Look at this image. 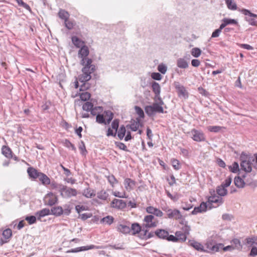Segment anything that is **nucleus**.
<instances>
[{"label": "nucleus", "instance_id": "f257e3e1", "mask_svg": "<svg viewBox=\"0 0 257 257\" xmlns=\"http://www.w3.org/2000/svg\"><path fill=\"white\" fill-rule=\"evenodd\" d=\"M92 61L91 59H88L87 60V63L83 65L84 67L82 70V74L79 75L78 78V81L82 83L80 86V91H84L89 88V84L86 82L91 79V76L90 74L93 73L95 69V66L92 64Z\"/></svg>", "mask_w": 257, "mask_h": 257}, {"label": "nucleus", "instance_id": "f03ea898", "mask_svg": "<svg viewBox=\"0 0 257 257\" xmlns=\"http://www.w3.org/2000/svg\"><path fill=\"white\" fill-rule=\"evenodd\" d=\"M254 157L250 153L242 152V170L246 172H250L252 170V163L255 160L257 164V154H254Z\"/></svg>", "mask_w": 257, "mask_h": 257}, {"label": "nucleus", "instance_id": "7ed1b4c3", "mask_svg": "<svg viewBox=\"0 0 257 257\" xmlns=\"http://www.w3.org/2000/svg\"><path fill=\"white\" fill-rule=\"evenodd\" d=\"M159 103H154L152 105H147L145 107V111L149 116H153L156 113H164V109L162 105L164 102L161 97L158 99Z\"/></svg>", "mask_w": 257, "mask_h": 257}, {"label": "nucleus", "instance_id": "20e7f679", "mask_svg": "<svg viewBox=\"0 0 257 257\" xmlns=\"http://www.w3.org/2000/svg\"><path fill=\"white\" fill-rule=\"evenodd\" d=\"M143 228H150L156 227L158 223V221L153 215H148L145 216L144 219Z\"/></svg>", "mask_w": 257, "mask_h": 257}, {"label": "nucleus", "instance_id": "39448f33", "mask_svg": "<svg viewBox=\"0 0 257 257\" xmlns=\"http://www.w3.org/2000/svg\"><path fill=\"white\" fill-rule=\"evenodd\" d=\"M242 14L245 16L244 19L251 26H257V15L249 11L242 9Z\"/></svg>", "mask_w": 257, "mask_h": 257}, {"label": "nucleus", "instance_id": "423d86ee", "mask_svg": "<svg viewBox=\"0 0 257 257\" xmlns=\"http://www.w3.org/2000/svg\"><path fill=\"white\" fill-rule=\"evenodd\" d=\"M206 245L209 250L213 252L218 251L220 249H223L224 251H227L231 248V246L229 245L223 247V244L221 243L213 244L210 241H207Z\"/></svg>", "mask_w": 257, "mask_h": 257}, {"label": "nucleus", "instance_id": "0eeeda50", "mask_svg": "<svg viewBox=\"0 0 257 257\" xmlns=\"http://www.w3.org/2000/svg\"><path fill=\"white\" fill-rule=\"evenodd\" d=\"M77 194V191L76 189L70 187H68L64 185L62 188L60 195L65 198H69L72 197L76 196Z\"/></svg>", "mask_w": 257, "mask_h": 257}, {"label": "nucleus", "instance_id": "6e6552de", "mask_svg": "<svg viewBox=\"0 0 257 257\" xmlns=\"http://www.w3.org/2000/svg\"><path fill=\"white\" fill-rule=\"evenodd\" d=\"M189 133L192 136L191 138L195 142H203L206 140L204 134L201 130L194 128Z\"/></svg>", "mask_w": 257, "mask_h": 257}, {"label": "nucleus", "instance_id": "1a4fd4ad", "mask_svg": "<svg viewBox=\"0 0 257 257\" xmlns=\"http://www.w3.org/2000/svg\"><path fill=\"white\" fill-rule=\"evenodd\" d=\"M88 48L86 46H82L78 52L79 57L81 58L82 60L81 63L82 65H84L87 63V60L89 59L86 57L89 54Z\"/></svg>", "mask_w": 257, "mask_h": 257}, {"label": "nucleus", "instance_id": "9d476101", "mask_svg": "<svg viewBox=\"0 0 257 257\" xmlns=\"http://www.w3.org/2000/svg\"><path fill=\"white\" fill-rule=\"evenodd\" d=\"M126 206V202L121 199H114L111 203V207L116 209H122Z\"/></svg>", "mask_w": 257, "mask_h": 257}, {"label": "nucleus", "instance_id": "9b49d317", "mask_svg": "<svg viewBox=\"0 0 257 257\" xmlns=\"http://www.w3.org/2000/svg\"><path fill=\"white\" fill-rule=\"evenodd\" d=\"M2 235L3 238H1L0 240V244L3 245V244L8 242L10 239L11 238L12 236V231L10 228H7L4 230L3 232Z\"/></svg>", "mask_w": 257, "mask_h": 257}, {"label": "nucleus", "instance_id": "f8f14e48", "mask_svg": "<svg viewBox=\"0 0 257 257\" xmlns=\"http://www.w3.org/2000/svg\"><path fill=\"white\" fill-rule=\"evenodd\" d=\"M146 211L150 214V215H154L157 217H162L163 215V212L157 208L153 206H149L146 208Z\"/></svg>", "mask_w": 257, "mask_h": 257}, {"label": "nucleus", "instance_id": "ddd939ff", "mask_svg": "<svg viewBox=\"0 0 257 257\" xmlns=\"http://www.w3.org/2000/svg\"><path fill=\"white\" fill-rule=\"evenodd\" d=\"M207 205L206 203L202 202L199 206L195 207L192 211L191 214L196 215L198 213H201L206 211Z\"/></svg>", "mask_w": 257, "mask_h": 257}, {"label": "nucleus", "instance_id": "4468645a", "mask_svg": "<svg viewBox=\"0 0 257 257\" xmlns=\"http://www.w3.org/2000/svg\"><path fill=\"white\" fill-rule=\"evenodd\" d=\"M168 232L163 229H158L155 231V235L158 238L163 239H166L168 236Z\"/></svg>", "mask_w": 257, "mask_h": 257}, {"label": "nucleus", "instance_id": "2eb2a0df", "mask_svg": "<svg viewBox=\"0 0 257 257\" xmlns=\"http://www.w3.org/2000/svg\"><path fill=\"white\" fill-rule=\"evenodd\" d=\"M152 88L153 91L155 94V97L159 99L160 92H161V87L159 84L156 82H153L152 84Z\"/></svg>", "mask_w": 257, "mask_h": 257}, {"label": "nucleus", "instance_id": "dca6fc26", "mask_svg": "<svg viewBox=\"0 0 257 257\" xmlns=\"http://www.w3.org/2000/svg\"><path fill=\"white\" fill-rule=\"evenodd\" d=\"M116 228L118 231L123 234L129 233L131 232L130 227L125 224H119L117 225Z\"/></svg>", "mask_w": 257, "mask_h": 257}, {"label": "nucleus", "instance_id": "f3484780", "mask_svg": "<svg viewBox=\"0 0 257 257\" xmlns=\"http://www.w3.org/2000/svg\"><path fill=\"white\" fill-rule=\"evenodd\" d=\"M177 66L181 69H186L189 66V63L184 58H180L177 60Z\"/></svg>", "mask_w": 257, "mask_h": 257}, {"label": "nucleus", "instance_id": "a211bd4d", "mask_svg": "<svg viewBox=\"0 0 257 257\" xmlns=\"http://www.w3.org/2000/svg\"><path fill=\"white\" fill-rule=\"evenodd\" d=\"M27 173L31 178L35 179L38 178L40 172L33 167H29L27 169Z\"/></svg>", "mask_w": 257, "mask_h": 257}, {"label": "nucleus", "instance_id": "6ab92c4d", "mask_svg": "<svg viewBox=\"0 0 257 257\" xmlns=\"http://www.w3.org/2000/svg\"><path fill=\"white\" fill-rule=\"evenodd\" d=\"M155 232H151L148 233L147 228H143L142 233H140V237L144 239H149L154 236Z\"/></svg>", "mask_w": 257, "mask_h": 257}, {"label": "nucleus", "instance_id": "aec40b11", "mask_svg": "<svg viewBox=\"0 0 257 257\" xmlns=\"http://www.w3.org/2000/svg\"><path fill=\"white\" fill-rule=\"evenodd\" d=\"M50 210L48 208H44L36 213V215L38 220H41L42 217L50 214Z\"/></svg>", "mask_w": 257, "mask_h": 257}, {"label": "nucleus", "instance_id": "412c9836", "mask_svg": "<svg viewBox=\"0 0 257 257\" xmlns=\"http://www.w3.org/2000/svg\"><path fill=\"white\" fill-rule=\"evenodd\" d=\"M38 178L41 182L42 184L44 185H49V184H50V178L43 173L40 172Z\"/></svg>", "mask_w": 257, "mask_h": 257}, {"label": "nucleus", "instance_id": "4be33fe9", "mask_svg": "<svg viewBox=\"0 0 257 257\" xmlns=\"http://www.w3.org/2000/svg\"><path fill=\"white\" fill-rule=\"evenodd\" d=\"M2 153L8 159L12 158L13 157L12 151L8 146H3L2 148Z\"/></svg>", "mask_w": 257, "mask_h": 257}, {"label": "nucleus", "instance_id": "5701e85b", "mask_svg": "<svg viewBox=\"0 0 257 257\" xmlns=\"http://www.w3.org/2000/svg\"><path fill=\"white\" fill-rule=\"evenodd\" d=\"M124 184L125 189L128 191H130L133 189L135 185V182L131 179L126 178L124 180Z\"/></svg>", "mask_w": 257, "mask_h": 257}, {"label": "nucleus", "instance_id": "b1692460", "mask_svg": "<svg viewBox=\"0 0 257 257\" xmlns=\"http://www.w3.org/2000/svg\"><path fill=\"white\" fill-rule=\"evenodd\" d=\"M51 214L56 216H60L63 214V209L61 206L53 207L51 209Z\"/></svg>", "mask_w": 257, "mask_h": 257}, {"label": "nucleus", "instance_id": "393cba45", "mask_svg": "<svg viewBox=\"0 0 257 257\" xmlns=\"http://www.w3.org/2000/svg\"><path fill=\"white\" fill-rule=\"evenodd\" d=\"M175 88L178 91L179 96H183L185 98L187 96L186 90L183 85L178 84L176 85Z\"/></svg>", "mask_w": 257, "mask_h": 257}, {"label": "nucleus", "instance_id": "a878e982", "mask_svg": "<svg viewBox=\"0 0 257 257\" xmlns=\"http://www.w3.org/2000/svg\"><path fill=\"white\" fill-rule=\"evenodd\" d=\"M182 215L180 212V211L176 209H173L171 214H170V215L168 216L169 218L170 219H180L182 218Z\"/></svg>", "mask_w": 257, "mask_h": 257}, {"label": "nucleus", "instance_id": "bb28decb", "mask_svg": "<svg viewBox=\"0 0 257 257\" xmlns=\"http://www.w3.org/2000/svg\"><path fill=\"white\" fill-rule=\"evenodd\" d=\"M50 188L53 190H57L61 193L62 188L64 187V185L59 184L54 181H50Z\"/></svg>", "mask_w": 257, "mask_h": 257}, {"label": "nucleus", "instance_id": "cd10ccee", "mask_svg": "<svg viewBox=\"0 0 257 257\" xmlns=\"http://www.w3.org/2000/svg\"><path fill=\"white\" fill-rule=\"evenodd\" d=\"M143 228L138 223H133L131 226V231H133V234H136L139 232L142 233Z\"/></svg>", "mask_w": 257, "mask_h": 257}, {"label": "nucleus", "instance_id": "c85d7f7f", "mask_svg": "<svg viewBox=\"0 0 257 257\" xmlns=\"http://www.w3.org/2000/svg\"><path fill=\"white\" fill-rule=\"evenodd\" d=\"M189 244L190 246L193 247L194 248H195L196 250L198 251L203 250V245L198 242H197L195 240H189Z\"/></svg>", "mask_w": 257, "mask_h": 257}, {"label": "nucleus", "instance_id": "c756f323", "mask_svg": "<svg viewBox=\"0 0 257 257\" xmlns=\"http://www.w3.org/2000/svg\"><path fill=\"white\" fill-rule=\"evenodd\" d=\"M208 202L210 203H218V205H219L223 203V199L220 196H212L209 197Z\"/></svg>", "mask_w": 257, "mask_h": 257}, {"label": "nucleus", "instance_id": "7c9ffc66", "mask_svg": "<svg viewBox=\"0 0 257 257\" xmlns=\"http://www.w3.org/2000/svg\"><path fill=\"white\" fill-rule=\"evenodd\" d=\"M108 196V194L105 190H101L97 193V198L103 201L107 200Z\"/></svg>", "mask_w": 257, "mask_h": 257}, {"label": "nucleus", "instance_id": "2f4dec72", "mask_svg": "<svg viewBox=\"0 0 257 257\" xmlns=\"http://www.w3.org/2000/svg\"><path fill=\"white\" fill-rule=\"evenodd\" d=\"M82 194L83 196L88 198H91L95 196L94 191L89 188L84 190Z\"/></svg>", "mask_w": 257, "mask_h": 257}, {"label": "nucleus", "instance_id": "473e14b6", "mask_svg": "<svg viewBox=\"0 0 257 257\" xmlns=\"http://www.w3.org/2000/svg\"><path fill=\"white\" fill-rule=\"evenodd\" d=\"M72 42L73 44L78 48L81 47L82 46L84 42L81 41L79 38H78L76 36L72 37Z\"/></svg>", "mask_w": 257, "mask_h": 257}, {"label": "nucleus", "instance_id": "72a5a7b5", "mask_svg": "<svg viewBox=\"0 0 257 257\" xmlns=\"http://www.w3.org/2000/svg\"><path fill=\"white\" fill-rule=\"evenodd\" d=\"M140 120L139 118H137V121H134L133 122H132L130 125V128L133 131H136L138 130L139 127H140Z\"/></svg>", "mask_w": 257, "mask_h": 257}, {"label": "nucleus", "instance_id": "f704fd0d", "mask_svg": "<svg viewBox=\"0 0 257 257\" xmlns=\"http://www.w3.org/2000/svg\"><path fill=\"white\" fill-rule=\"evenodd\" d=\"M114 221V218L111 216H107L103 217L101 220V222L108 225L111 224Z\"/></svg>", "mask_w": 257, "mask_h": 257}, {"label": "nucleus", "instance_id": "c9c22d12", "mask_svg": "<svg viewBox=\"0 0 257 257\" xmlns=\"http://www.w3.org/2000/svg\"><path fill=\"white\" fill-rule=\"evenodd\" d=\"M175 235L177 237V241L180 240L182 242H184L186 240L187 235L181 231H177Z\"/></svg>", "mask_w": 257, "mask_h": 257}, {"label": "nucleus", "instance_id": "e433bc0d", "mask_svg": "<svg viewBox=\"0 0 257 257\" xmlns=\"http://www.w3.org/2000/svg\"><path fill=\"white\" fill-rule=\"evenodd\" d=\"M228 168L232 173H236L239 171L238 164L234 162L232 165L229 166Z\"/></svg>", "mask_w": 257, "mask_h": 257}, {"label": "nucleus", "instance_id": "4c0bfd02", "mask_svg": "<svg viewBox=\"0 0 257 257\" xmlns=\"http://www.w3.org/2000/svg\"><path fill=\"white\" fill-rule=\"evenodd\" d=\"M60 18L64 20L65 21L68 19L69 15L68 13L65 10H61L58 13Z\"/></svg>", "mask_w": 257, "mask_h": 257}, {"label": "nucleus", "instance_id": "58836bf2", "mask_svg": "<svg viewBox=\"0 0 257 257\" xmlns=\"http://www.w3.org/2000/svg\"><path fill=\"white\" fill-rule=\"evenodd\" d=\"M226 4L229 9L231 10H236V5L233 0H226Z\"/></svg>", "mask_w": 257, "mask_h": 257}, {"label": "nucleus", "instance_id": "ea45409f", "mask_svg": "<svg viewBox=\"0 0 257 257\" xmlns=\"http://www.w3.org/2000/svg\"><path fill=\"white\" fill-rule=\"evenodd\" d=\"M201 52L199 48L195 47L192 49L191 54L193 57L198 58L201 55Z\"/></svg>", "mask_w": 257, "mask_h": 257}, {"label": "nucleus", "instance_id": "a19ab883", "mask_svg": "<svg viewBox=\"0 0 257 257\" xmlns=\"http://www.w3.org/2000/svg\"><path fill=\"white\" fill-rule=\"evenodd\" d=\"M126 133V130L124 125H121L118 132L117 136L120 140H122Z\"/></svg>", "mask_w": 257, "mask_h": 257}, {"label": "nucleus", "instance_id": "79ce46f5", "mask_svg": "<svg viewBox=\"0 0 257 257\" xmlns=\"http://www.w3.org/2000/svg\"><path fill=\"white\" fill-rule=\"evenodd\" d=\"M93 106V104L92 102L87 101L83 104L82 106V109L83 110L88 112L90 111L91 109H92Z\"/></svg>", "mask_w": 257, "mask_h": 257}, {"label": "nucleus", "instance_id": "37998d69", "mask_svg": "<svg viewBox=\"0 0 257 257\" xmlns=\"http://www.w3.org/2000/svg\"><path fill=\"white\" fill-rule=\"evenodd\" d=\"M223 186L219 187L216 190L217 194L220 196H224L227 194V190Z\"/></svg>", "mask_w": 257, "mask_h": 257}, {"label": "nucleus", "instance_id": "c03bdc74", "mask_svg": "<svg viewBox=\"0 0 257 257\" xmlns=\"http://www.w3.org/2000/svg\"><path fill=\"white\" fill-rule=\"evenodd\" d=\"M91 96L90 94L88 92H82L80 94V98L82 101L88 100Z\"/></svg>", "mask_w": 257, "mask_h": 257}, {"label": "nucleus", "instance_id": "a18cd8bd", "mask_svg": "<svg viewBox=\"0 0 257 257\" xmlns=\"http://www.w3.org/2000/svg\"><path fill=\"white\" fill-rule=\"evenodd\" d=\"M96 121L97 122H98L99 123L106 124L105 119L103 114H97L96 115Z\"/></svg>", "mask_w": 257, "mask_h": 257}, {"label": "nucleus", "instance_id": "49530a36", "mask_svg": "<svg viewBox=\"0 0 257 257\" xmlns=\"http://www.w3.org/2000/svg\"><path fill=\"white\" fill-rule=\"evenodd\" d=\"M106 118V123H109L113 118V113L110 110L105 111Z\"/></svg>", "mask_w": 257, "mask_h": 257}, {"label": "nucleus", "instance_id": "de8ad7c7", "mask_svg": "<svg viewBox=\"0 0 257 257\" xmlns=\"http://www.w3.org/2000/svg\"><path fill=\"white\" fill-rule=\"evenodd\" d=\"M222 128L220 126H208V130L210 132L217 133L221 131Z\"/></svg>", "mask_w": 257, "mask_h": 257}, {"label": "nucleus", "instance_id": "09e8293b", "mask_svg": "<svg viewBox=\"0 0 257 257\" xmlns=\"http://www.w3.org/2000/svg\"><path fill=\"white\" fill-rule=\"evenodd\" d=\"M79 149L80 150L81 153L82 155H85L87 153L84 143L83 141H81L79 146Z\"/></svg>", "mask_w": 257, "mask_h": 257}, {"label": "nucleus", "instance_id": "8fccbe9b", "mask_svg": "<svg viewBox=\"0 0 257 257\" xmlns=\"http://www.w3.org/2000/svg\"><path fill=\"white\" fill-rule=\"evenodd\" d=\"M158 70L162 74H164L167 71V67L165 64L162 63L158 65Z\"/></svg>", "mask_w": 257, "mask_h": 257}, {"label": "nucleus", "instance_id": "3c124183", "mask_svg": "<svg viewBox=\"0 0 257 257\" xmlns=\"http://www.w3.org/2000/svg\"><path fill=\"white\" fill-rule=\"evenodd\" d=\"M107 180L112 186L117 183V181L115 177L112 175L107 177Z\"/></svg>", "mask_w": 257, "mask_h": 257}, {"label": "nucleus", "instance_id": "603ef678", "mask_svg": "<svg viewBox=\"0 0 257 257\" xmlns=\"http://www.w3.org/2000/svg\"><path fill=\"white\" fill-rule=\"evenodd\" d=\"M171 163L175 170H178L180 169V164L178 160L173 159L171 161Z\"/></svg>", "mask_w": 257, "mask_h": 257}, {"label": "nucleus", "instance_id": "864d4df0", "mask_svg": "<svg viewBox=\"0 0 257 257\" xmlns=\"http://www.w3.org/2000/svg\"><path fill=\"white\" fill-rule=\"evenodd\" d=\"M48 200L47 201V204L49 206H53L54 205L57 201V198L56 197H54L53 198H47Z\"/></svg>", "mask_w": 257, "mask_h": 257}, {"label": "nucleus", "instance_id": "5fc2aeb1", "mask_svg": "<svg viewBox=\"0 0 257 257\" xmlns=\"http://www.w3.org/2000/svg\"><path fill=\"white\" fill-rule=\"evenodd\" d=\"M15 1L17 2V3L18 4V5L19 6L24 8L25 9H26L27 10H29V11L31 10L30 7L26 3H24L23 1V0H15Z\"/></svg>", "mask_w": 257, "mask_h": 257}, {"label": "nucleus", "instance_id": "6e6d98bb", "mask_svg": "<svg viewBox=\"0 0 257 257\" xmlns=\"http://www.w3.org/2000/svg\"><path fill=\"white\" fill-rule=\"evenodd\" d=\"M135 110L137 112V113L138 114L139 117L140 118H144V112L143 110L139 106H135Z\"/></svg>", "mask_w": 257, "mask_h": 257}, {"label": "nucleus", "instance_id": "4d7b16f0", "mask_svg": "<svg viewBox=\"0 0 257 257\" xmlns=\"http://www.w3.org/2000/svg\"><path fill=\"white\" fill-rule=\"evenodd\" d=\"M25 220H27L29 224H32L36 222V217L35 216H27L25 218Z\"/></svg>", "mask_w": 257, "mask_h": 257}, {"label": "nucleus", "instance_id": "13d9d810", "mask_svg": "<svg viewBox=\"0 0 257 257\" xmlns=\"http://www.w3.org/2000/svg\"><path fill=\"white\" fill-rule=\"evenodd\" d=\"M65 146L67 148H70L72 150L76 151V149L75 146L72 144L69 140H65Z\"/></svg>", "mask_w": 257, "mask_h": 257}, {"label": "nucleus", "instance_id": "bf43d9fd", "mask_svg": "<svg viewBox=\"0 0 257 257\" xmlns=\"http://www.w3.org/2000/svg\"><path fill=\"white\" fill-rule=\"evenodd\" d=\"M198 91L200 94L204 96H208L209 95V93L206 91L205 89L201 87H199L198 88Z\"/></svg>", "mask_w": 257, "mask_h": 257}, {"label": "nucleus", "instance_id": "052dcab7", "mask_svg": "<svg viewBox=\"0 0 257 257\" xmlns=\"http://www.w3.org/2000/svg\"><path fill=\"white\" fill-rule=\"evenodd\" d=\"M98 110L101 111L102 107H100V106H96L94 107H93L92 109H91V110L90 111L91 112V114L92 115L94 116V115H97V113L98 112V111H97Z\"/></svg>", "mask_w": 257, "mask_h": 257}, {"label": "nucleus", "instance_id": "680f3d73", "mask_svg": "<svg viewBox=\"0 0 257 257\" xmlns=\"http://www.w3.org/2000/svg\"><path fill=\"white\" fill-rule=\"evenodd\" d=\"M193 207V205L191 203L187 204L185 203H183L181 205L182 208L184 210L188 211L191 209Z\"/></svg>", "mask_w": 257, "mask_h": 257}, {"label": "nucleus", "instance_id": "e2e57ef3", "mask_svg": "<svg viewBox=\"0 0 257 257\" xmlns=\"http://www.w3.org/2000/svg\"><path fill=\"white\" fill-rule=\"evenodd\" d=\"M234 183L235 185L238 187H241V177L240 176H237L234 178Z\"/></svg>", "mask_w": 257, "mask_h": 257}, {"label": "nucleus", "instance_id": "0e129e2a", "mask_svg": "<svg viewBox=\"0 0 257 257\" xmlns=\"http://www.w3.org/2000/svg\"><path fill=\"white\" fill-rule=\"evenodd\" d=\"M92 216L91 214L85 213L82 214H80L79 216V218H81L83 220H85L91 217Z\"/></svg>", "mask_w": 257, "mask_h": 257}, {"label": "nucleus", "instance_id": "69168bd1", "mask_svg": "<svg viewBox=\"0 0 257 257\" xmlns=\"http://www.w3.org/2000/svg\"><path fill=\"white\" fill-rule=\"evenodd\" d=\"M245 243L249 246H251L252 245H253L254 243L255 244V243H256L255 242L254 238L253 237L247 238L245 239Z\"/></svg>", "mask_w": 257, "mask_h": 257}, {"label": "nucleus", "instance_id": "338daca9", "mask_svg": "<svg viewBox=\"0 0 257 257\" xmlns=\"http://www.w3.org/2000/svg\"><path fill=\"white\" fill-rule=\"evenodd\" d=\"M116 144L117 147H118L120 150H123V151H125L126 152L129 151L127 150V147L124 144L121 143V142H119V143H116Z\"/></svg>", "mask_w": 257, "mask_h": 257}, {"label": "nucleus", "instance_id": "774afa93", "mask_svg": "<svg viewBox=\"0 0 257 257\" xmlns=\"http://www.w3.org/2000/svg\"><path fill=\"white\" fill-rule=\"evenodd\" d=\"M152 78L154 80H160L162 79V75L158 72H154L151 75Z\"/></svg>", "mask_w": 257, "mask_h": 257}]
</instances>
